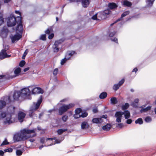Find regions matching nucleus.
Masks as SVG:
<instances>
[{"mask_svg": "<svg viewBox=\"0 0 156 156\" xmlns=\"http://www.w3.org/2000/svg\"><path fill=\"white\" fill-rule=\"evenodd\" d=\"M35 135V129H24L14 135V140L15 141H19L27 139L30 137H34Z\"/></svg>", "mask_w": 156, "mask_h": 156, "instance_id": "obj_1", "label": "nucleus"}, {"mask_svg": "<svg viewBox=\"0 0 156 156\" xmlns=\"http://www.w3.org/2000/svg\"><path fill=\"white\" fill-rule=\"evenodd\" d=\"M23 30L22 24L20 23L18 24L16 28V34L14 35H12L10 37L12 43H14L16 41H18L21 37Z\"/></svg>", "mask_w": 156, "mask_h": 156, "instance_id": "obj_2", "label": "nucleus"}, {"mask_svg": "<svg viewBox=\"0 0 156 156\" xmlns=\"http://www.w3.org/2000/svg\"><path fill=\"white\" fill-rule=\"evenodd\" d=\"M42 100V98L41 96L39 99H38L37 102L36 103H34L33 105L31 108L30 112V116L32 117L33 118H35L37 117L36 115H35L34 113L32 112V111L36 110V109H38L41 103Z\"/></svg>", "mask_w": 156, "mask_h": 156, "instance_id": "obj_3", "label": "nucleus"}, {"mask_svg": "<svg viewBox=\"0 0 156 156\" xmlns=\"http://www.w3.org/2000/svg\"><path fill=\"white\" fill-rule=\"evenodd\" d=\"M5 118L4 122L6 124H9L15 121V119L12 117L11 114L9 113L7 114Z\"/></svg>", "mask_w": 156, "mask_h": 156, "instance_id": "obj_4", "label": "nucleus"}, {"mask_svg": "<svg viewBox=\"0 0 156 156\" xmlns=\"http://www.w3.org/2000/svg\"><path fill=\"white\" fill-rule=\"evenodd\" d=\"M73 104H70L68 105H64L60 107L59 109V113L60 115H62L64 112H66L68 109L73 107L74 106Z\"/></svg>", "mask_w": 156, "mask_h": 156, "instance_id": "obj_5", "label": "nucleus"}, {"mask_svg": "<svg viewBox=\"0 0 156 156\" xmlns=\"http://www.w3.org/2000/svg\"><path fill=\"white\" fill-rule=\"evenodd\" d=\"M20 92L21 97L26 98L30 94V88L29 86L27 88H24L21 90Z\"/></svg>", "mask_w": 156, "mask_h": 156, "instance_id": "obj_6", "label": "nucleus"}, {"mask_svg": "<svg viewBox=\"0 0 156 156\" xmlns=\"http://www.w3.org/2000/svg\"><path fill=\"white\" fill-rule=\"evenodd\" d=\"M29 87L32 94H42L43 93V90L40 88L35 87L33 86H30Z\"/></svg>", "mask_w": 156, "mask_h": 156, "instance_id": "obj_7", "label": "nucleus"}, {"mask_svg": "<svg viewBox=\"0 0 156 156\" xmlns=\"http://www.w3.org/2000/svg\"><path fill=\"white\" fill-rule=\"evenodd\" d=\"M16 23V18L13 16H11L7 21V25L9 27L15 26Z\"/></svg>", "mask_w": 156, "mask_h": 156, "instance_id": "obj_8", "label": "nucleus"}, {"mask_svg": "<svg viewBox=\"0 0 156 156\" xmlns=\"http://www.w3.org/2000/svg\"><path fill=\"white\" fill-rule=\"evenodd\" d=\"M63 41L61 40L56 41L53 46V48L54 52H57L59 50V46L63 42Z\"/></svg>", "mask_w": 156, "mask_h": 156, "instance_id": "obj_9", "label": "nucleus"}, {"mask_svg": "<svg viewBox=\"0 0 156 156\" xmlns=\"http://www.w3.org/2000/svg\"><path fill=\"white\" fill-rule=\"evenodd\" d=\"M123 115V112H118L115 113V116L116 118V121L117 122H121V119Z\"/></svg>", "mask_w": 156, "mask_h": 156, "instance_id": "obj_10", "label": "nucleus"}, {"mask_svg": "<svg viewBox=\"0 0 156 156\" xmlns=\"http://www.w3.org/2000/svg\"><path fill=\"white\" fill-rule=\"evenodd\" d=\"M26 116V114L22 111H20L18 114V119L19 122H22Z\"/></svg>", "mask_w": 156, "mask_h": 156, "instance_id": "obj_11", "label": "nucleus"}, {"mask_svg": "<svg viewBox=\"0 0 156 156\" xmlns=\"http://www.w3.org/2000/svg\"><path fill=\"white\" fill-rule=\"evenodd\" d=\"M7 53L6 50L3 49L0 52V58L2 59L10 57V55H7Z\"/></svg>", "mask_w": 156, "mask_h": 156, "instance_id": "obj_12", "label": "nucleus"}, {"mask_svg": "<svg viewBox=\"0 0 156 156\" xmlns=\"http://www.w3.org/2000/svg\"><path fill=\"white\" fill-rule=\"evenodd\" d=\"M21 71V69L20 68H17L14 69V75H12V74L9 76V78H12L15 77L20 74Z\"/></svg>", "mask_w": 156, "mask_h": 156, "instance_id": "obj_13", "label": "nucleus"}, {"mask_svg": "<svg viewBox=\"0 0 156 156\" xmlns=\"http://www.w3.org/2000/svg\"><path fill=\"white\" fill-rule=\"evenodd\" d=\"M8 31L6 28H3L0 32V36L3 38H5L7 36Z\"/></svg>", "mask_w": 156, "mask_h": 156, "instance_id": "obj_14", "label": "nucleus"}, {"mask_svg": "<svg viewBox=\"0 0 156 156\" xmlns=\"http://www.w3.org/2000/svg\"><path fill=\"white\" fill-rule=\"evenodd\" d=\"M75 113L74 117L76 119L80 117V115L81 114H82V112L80 108L76 109L75 111Z\"/></svg>", "mask_w": 156, "mask_h": 156, "instance_id": "obj_15", "label": "nucleus"}, {"mask_svg": "<svg viewBox=\"0 0 156 156\" xmlns=\"http://www.w3.org/2000/svg\"><path fill=\"white\" fill-rule=\"evenodd\" d=\"M104 122L103 119L100 118H94L92 120V122L95 123H101Z\"/></svg>", "mask_w": 156, "mask_h": 156, "instance_id": "obj_16", "label": "nucleus"}, {"mask_svg": "<svg viewBox=\"0 0 156 156\" xmlns=\"http://www.w3.org/2000/svg\"><path fill=\"white\" fill-rule=\"evenodd\" d=\"M90 0H82V5L84 8H86L88 7L90 3Z\"/></svg>", "mask_w": 156, "mask_h": 156, "instance_id": "obj_17", "label": "nucleus"}, {"mask_svg": "<svg viewBox=\"0 0 156 156\" xmlns=\"http://www.w3.org/2000/svg\"><path fill=\"white\" fill-rule=\"evenodd\" d=\"M20 96H21L20 92L16 91L14 93L13 97L14 100H17Z\"/></svg>", "mask_w": 156, "mask_h": 156, "instance_id": "obj_18", "label": "nucleus"}, {"mask_svg": "<svg viewBox=\"0 0 156 156\" xmlns=\"http://www.w3.org/2000/svg\"><path fill=\"white\" fill-rule=\"evenodd\" d=\"M89 127L88 123L86 122H83L81 123V128L82 129H87Z\"/></svg>", "mask_w": 156, "mask_h": 156, "instance_id": "obj_19", "label": "nucleus"}, {"mask_svg": "<svg viewBox=\"0 0 156 156\" xmlns=\"http://www.w3.org/2000/svg\"><path fill=\"white\" fill-rule=\"evenodd\" d=\"M8 113L5 111H0V119L5 118Z\"/></svg>", "mask_w": 156, "mask_h": 156, "instance_id": "obj_20", "label": "nucleus"}, {"mask_svg": "<svg viewBox=\"0 0 156 156\" xmlns=\"http://www.w3.org/2000/svg\"><path fill=\"white\" fill-rule=\"evenodd\" d=\"M123 115H124L125 119H128L130 117V114L129 112L128 111H125L123 112Z\"/></svg>", "mask_w": 156, "mask_h": 156, "instance_id": "obj_21", "label": "nucleus"}, {"mask_svg": "<svg viewBox=\"0 0 156 156\" xmlns=\"http://www.w3.org/2000/svg\"><path fill=\"white\" fill-rule=\"evenodd\" d=\"M129 11H126L124 12L122 15L121 17L120 18L118 19L117 20L116 22H115V23H116L117 22L121 20L122 18L123 17L126 16V15H128L129 14Z\"/></svg>", "mask_w": 156, "mask_h": 156, "instance_id": "obj_22", "label": "nucleus"}, {"mask_svg": "<svg viewBox=\"0 0 156 156\" xmlns=\"http://www.w3.org/2000/svg\"><path fill=\"white\" fill-rule=\"evenodd\" d=\"M111 128V126L110 124H107L103 126L102 129L105 131H108Z\"/></svg>", "mask_w": 156, "mask_h": 156, "instance_id": "obj_23", "label": "nucleus"}, {"mask_svg": "<svg viewBox=\"0 0 156 156\" xmlns=\"http://www.w3.org/2000/svg\"><path fill=\"white\" fill-rule=\"evenodd\" d=\"M15 13L16 14H19V16H17V18L18 19L19 21H18V22H17V23H19L18 24H19L20 23L22 24L21 17H20V16H21L20 13L19 11H15Z\"/></svg>", "mask_w": 156, "mask_h": 156, "instance_id": "obj_24", "label": "nucleus"}, {"mask_svg": "<svg viewBox=\"0 0 156 156\" xmlns=\"http://www.w3.org/2000/svg\"><path fill=\"white\" fill-rule=\"evenodd\" d=\"M154 1V0H147L146 1V2L147 5L148 7L151 6L153 4Z\"/></svg>", "mask_w": 156, "mask_h": 156, "instance_id": "obj_25", "label": "nucleus"}, {"mask_svg": "<svg viewBox=\"0 0 156 156\" xmlns=\"http://www.w3.org/2000/svg\"><path fill=\"white\" fill-rule=\"evenodd\" d=\"M110 101L111 104L113 105L116 104L118 102L117 99L115 97H112L111 98Z\"/></svg>", "mask_w": 156, "mask_h": 156, "instance_id": "obj_26", "label": "nucleus"}, {"mask_svg": "<svg viewBox=\"0 0 156 156\" xmlns=\"http://www.w3.org/2000/svg\"><path fill=\"white\" fill-rule=\"evenodd\" d=\"M55 139L56 138L55 137L53 138H48L46 139V140H51V141H52L53 140H55ZM45 139L44 138H41V142L42 143H44L45 142Z\"/></svg>", "mask_w": 156, "mask_h": 156, "instance_id": "obj_27", "label": "nucleus"}, {"mask_svg": "<svg viewBox=\"0 0 156 156\" xmlns=\"http://www.w3.org/2000/svg\"><path fill=\"white\" fill-rule=\"evenodd\" d=\"M6 103L5 101L0 100V109H2L6 105Z\"/></svg>", "mask_w": 156, "mask_h": 156, "instance_id": "obj_28", "label": "nucleus"}, {"mask_svg": "<svg viewBox=\"0 0 156 156\" xmlns=\"http://www.w3.org/2000/svg\"><path fill=\"white\" fill-rule=\"evenodd\" d=\"M107 96V93L105 92L102 93L99 95L100 99H102L105 98Z\"/></svg>", "mask_w": 156, "mask_h": 156, "instance_id": "obj_29", "label": "nucleus"}, {"mask_svg": "<svg viewBox=\"0 0 156 156\" xmlns=\"http://www.w3.org/2000/svg\"><path fill=\"white\" fill-rule=\"evenodd\" d=\"M108 7L111 9H114L117 7V5L115 3H110L108 4Z\"/></svg>", "mask_w": 156, "mask_h": 156, "instance_id": "obj_30", "label": "nucleus"}, {"mask_svg": "<svg viewBox=\"0 0 156 156\" xmlns=\"http://www.w3.org/2000/svg\"><path fill=\"white\" fill-rule=\"evenodd\" d=\"M124 5L126 6H130L132 4L131 3L128 1L127 0H124L123 3Z\"/></svg>", "mask_w": 156, "mask_h": 156, "instance_id": "obj_31", "label": "nucleus"}, {"mask_svg": "<svg viewBox=\"0 0 156 156\" xmlns=\"http://www.w3.org/2000/svg\"><path fill=\"white\" fill-rule=\"evenodd\" d=\"M151 109V106H148L145 108H142L141 110L140 111L141 112H147V111L150 110Z\"/></svg>", "mask_w": 156, "mask_h": 156, "instance_id": "obj_32", "label": "nucleus"}, {"mask_svg": "<svg viewBox=\"0 0 156 156\" xmlns=\"http://www.w3.org/2000/svg\"><path fill=\"white\" fill-rule=\"evenodd\" d=\"M135 122L136 124L138 123L139 124H142L143 123L142 119L141 118L138 119L137 120H136Z\"/></svg>", "mask_w": 156, "mask_h": 156, "instance_id": "obj_33", "label": "nucleus"}, {"mask_svg": "<svg viewBox=\"0 0 156 156\" xmlns=\"http://www.w3.org/2000/svg\"><path fill=\"white\" fill-rule=\"evenodd\" d=\"M67 130V129H59L58 130L57 133L58 134L60 135V134H62L63 132L66 131Z\"/></svg>", "mask_w": 156, "mask_h": 156, "instance_id": "obj_34", "label": "nucleus"}, {"mask_svg": "<svg viewBox=\"0 0 156 156\" xmlns=\"http://www.w3.org/2000/svg\"><path fill=\"white\" fill-rule=\"evenodd\" d=\"M4 23V18L2 14L0 13V26L2 25Z\"/></svg>", "mask_w": 156, "mask_h": 156, "instance_id": "obj_35", "label": "nucleus"}, {"mask_svg": "<svg viewBox=\"0 0 156 156\" xmlns=\"http://www.w3.org/2000/svg\"><path fill=\"white\" fill-rule=\"evenodd\" d=\"M75 53V51H69L67 52L66 55V57H67L68 55L72 56Z\"/></svg>", "mask_w": 156, "mask_h": 156, "instance_id": "obj_36", "label": "nucleus"}, {"mask_svg": "<svg viewBox=\"0 0 156 156\" xmlns=\"http://www.w3.org/2000/svg\"><path fill=\"white\" fill-rule=\"evenodd\" d=\"M129 106V105L128 103H126L122 106V108L123 110H125L128 108Z\"/></svg>", "mask_w": 156, "mask_h": 156, "instance_id": "obj_37", "label": "nucleus"}, {"mask_svg": "<svg viewBox=\"0 0 156 156\" xmlns=\"http://www.w3.org/2000/svg\"><path fill=\"white\" fill-rule=\"evenodd\" d=\"M139 99L138 98H136L135 99L134 101L131 104V105L133 107H135V105L134 104V103H138L139 101Z\"/></svg>", "mask_w": 156, "mask_h": 156, "instance_id": "obj_38", "label": "nucleus"}, {"mask_svg": "<svg viewBox=\"0 0 156 156\" xmlns=\"http://www.w3.org/2000/svg\"><path fill=\"white\" fill-rule=\"evenodd\" d=\"M120 87V85H119L118 84H115L113 86V89L115 91H116Z\"/></svg>", "mask_w": 156, "mask_h": 156, "instance_id": "obj_39", "label": "nucleus"}, {"mask_svg": "<svg viewBox=\"0 0 156 156\" xmlns=\"http://www.w3.org/2000/svg\"><path fill=\"white\" fill-rule=\"evenodd\" d=\"M16 153L17 155L20 156L22 154L23 152L20 150H16Z\"/></svg>", "mask_w": 156, "mask_h": 156, "instance_id": "obj_40", "label": "nucleus"}, {"mask_svg": "<svg viewBox=\"0 0 156 156\" xmlns=\"http://www.w3.org/2000/svg\"><path fill=\"white\" fill-rule=\"evenodd\" d=\"M146 122H148L151 121V118L150 117H147L145 119Z\"/></svg>", "mask_w": 156, "mask_h": 156, "instance_id": "obj_41", "label": "nucleus"}, {"mask_svg": "<svg viewBox=\"0 0 156 156\" xmlns=\"http://www.w3.org/2000/svg\"><path fill=\"white\" fill-rule=\"evenodd\" d=\"M110 10L109 9H107L105 10L103 13V15H107L109 14L110 13Z\"/></svg>", "mask_w": 156, "mask_h": 156, "instance_id": "obj_42", "label": "nucleus"}, {"mask_svg": "<svg viewBox=\"0 0 156 156\" xmlns=\"http://www.w3.org/2000/svg\"><path fill=\"white\" fill-rule=\"evenodd\" d=\"M28 52V49H26L25 51V52L24 53L22 57V58L23 59H24L25 58V56L27 54Z\"/></svg>", "mask_w": 156, "mask_h": 156, "instance_id": "obj_43", "label": "nucleus"}, {"mask_svg": "<svg viewBox=\"0 0 156 156\" xmlns=\"http://www.w3.org/2000/svg\"><path fill=\"white\" fill-rule=\"evenodd\" d=\"M88 115L87 113L86 112H84L83 113L82 112V114H81L80 117H82L83 118H84L86 117Z\"/></svg>", "mask_w": 156, "mask_h": 156, "instance_id": "obj_44", "label": "nucleus"}, {"mask_svg": "<svg viewBox=\"0 0 156 156\" xmlns=\"http://www.w3.org/2000/svg\"><path fill=\"white\" fill-rule=\"evenodd\" d=\"M25 62L23 60L21 61L19 64V66L21 67H23L25 64Z\"/></svg>", "mask_w": 156, "mask_h": 156, "instance_id": "obj_45", "label": "nucleus"}, {"mask_svg": "<svg viewBox=\"0 0 156 156\" xmlns=\"http://www.w3.org/2000/svg\"><path fill=\"white\" fill-rule=\"evenodd\" d=\"M68 116L65 115L62 116V120L64 122H66L68 119Z\"/></svg>", "mask_w": 156, "mask_h": 156, "instance_id": "obj_46", "label": "nucleus"}, {"mask_svg": "<svg viewBox=\"0 0 156 156\" xmlns=\"http://www.w3.org/2000/svg\"><path fill=\"white\" fill-rule=\"evenodd\" d=\"M46 39V35L45 34L42 35L40 37V39L43 40H45Z\"/></svg>", "mask_w": 156, "mask_h": 156, "instance_id": "obj_47", "label": "nucleus"}, {"mask_svg": "<svg viewBox=\"0 0 156 156\" xmlns=\"http://www.w3.org/2000/svg\"><path fill=\"white\" fill-rule=\"evenodd\" d=\"M125 81V80L124 79H122L121 81H120L118 84L119 85H120V86L121 85H122L124 83Z\"/></svg>", "mask_w": 156, "mask_h": 156, "instance_id": "obj_48", "label": "nucleus"}, {"mask_svg": "<svg viewBox=\"0 0 156 156\" xmlns=\"http://www.w3.org/2000/svg\"><path fill=\"white\" fill-rule=\"evenodd\" d=\"M12 150H13L12 148H9L5 150L4 151L5 152H11L12 151Z\"/></svg>", "mask_w": 156, "mask_h": 156, "instance_id": "obj_49", "label": "nucleus"}, {"mask_svg": "<svg viewBox=\"0 0 156 156\" xmlns=\"http://www.w3.org/2000/svg\"><path fill=\"white\" fill-rule=\"evenodd\" d=\"M67 58H64L62 59L61 62V64L62 65H63L66 61Z\"/></svg>", "mask_w": 156, "mask_h": 156, "instance_id": "obj_50", "label": "nucleus"}, {"mask_svg": "<svg viewBox=\"0 0 156 156\" xmlns=\"http://www.w3.org/2000/svg\"><path fill=\"white\" fill-rule=\"evenodd\" d=\"M116 34V32L115 31H113L112 32H111L109 34V36L110 37H112L114 35Z\"/></svg>", "mask_w": 156, "mask_h": 156, "instance_id": "obj_51", "label": "nucleus"}, {"mask_svg": "<svg viewBox=\"0 0 156 156\" xmlns=\"http://www.w3.org/2000/svg\"><path fill=\"white\" fill-rule=\"evenodd\" d=\"M58 71V69L56 68L54 69V70L53 71V74L54 75H56Z\"/></svg>", "mask_w": 156, "mask_h": 156, "instance_id": "obj_52", "label": "nucleus"}, {"mask_svg": "<svg viewBox=\"0 0 156 156\" xmlns=\"http://www.w3.org/2000/svg\"><path fill=\"white\" fill-rule=\"evenodd\" d=\"M55 143H54V144H52L51 143L50 145L51 146V145H53V144H58V143H60L61 142V140H56L55 141Z\"/></svg>", "mask_w": 156, "mask_h": 156, "instance_id": "obj_53", "label": "nucleus"}, {"mask_svg": "<svg viewBox=\"0 0 156 156\" xmlns=\"http://www.w3.org/2000/svg\"><path fill=\"white\" fill-rule=\"evenodd\" d=\"M9 144V143L6 140H5L1 144V146H3L5 145L8 144Z\"/></svg>", "mask_w": 156, "mask_h": 156, "instance_id": "obj_54", "label": "nucleus"}, {"mask_svg": "<svg viewBox=\"0 0 156 156\" xmlns=\"http://www.w3.org/2000/svg\"><path fill=\"white\" fill-rule=\"evenodd\" d=\"M124 125L123 123H120L117 124V127L119 128H121L123 127Z\"/></svg>", "mask_w": 156, "mask_h": 156, "instance_id": "obj_55", "label": "nucleus"}, {"mask_svg": "<svg viewBox=\"0 0 156 156\" xmlns=\"http://www.w3.org/2000/svg\"><path fill=\"white\" fill-rule=\"evenodd\" d=\"M51 31V29H48L46 31L45 33L47 34H48L50 33Z\"/></svg>", "mask_w": 156, "mask_h": 156, "instance_id": "obj_56", "label": "nucleus"}, {"mask_svg": "<svg viewBox=\"0 0 156 156\" xmlns=\"http://www.w3.org/2000/svg\"><path fill=\"white\" fill-rule=\"evenodd\" d=\"M111 40L112 41L115 42L117 43H118V40L117 38H111Z\"/></svg>", "mask_w": 156, "mask_h": 156, "instance_id": "obj_57", "label": "nucleus"}, {"mask_svg": "<svg viewBox=\"0 0 156 156\" xmlns=\"http://www.w3.org/2000/svg\"><path fill=\"white\" fill-rule=\"evenodd\" d=\"M97 14H95L92 17V19L94 20H97Z\"/></svg>", "mask_w": 156, "mask_h": 156, "instance_id": "obj_58", "label": "nucleus"}, {"mask_svg": "<svg viewBox=\"0 0 156 156\" xmlns=\"http://www.w3.org/2000/svg\"><path fill=\"white\" fill-rule=\"evenodd\" d=\"M93 112L94 113H96L98 112V109L96 107L94 108L93 109Z\"/></svg>", "mask_w": 156, "mask_h": 156, "instance_id": "obj_59", "label": "nucleus"}, {"mask_svg": "<svg viewBox=\"0 0 156 156\" xmlns=\"http://www.w3.org/2000/svg\"><path fill=\"white\" fill-rule=\"evenodd\" d=\"M132 121L131 119H127L126 121V122L128 124H130L132 122Z\"/></svg>", "mask_w": 156, "mask_h": 156, "instance_id": "obj_60", "label": "nucleus"}, {"mask_svg": "<svg viewBox=\"0 0 156 156\" xmlns=\"http://www.w3.org/2000/svg\"><path fill=\"white\" fill-rule=\"evenodd\" d=\"M54 36V34H51L50 35L48 36V38L50 39H51Z\"/></svg>", "mask_w": 156, "mask_h": 156, "instance_id": "obj_61", "label": "nucleus"}, {"mask_svg": "<svg viewBox=\"0 0 156 156\" xmlns=\"http://www.w3.org/2000/svg\"><path fill=\"white\" fill-rule=\"evenodd\" d=\"M9 46L8 45H5L4 47V48H3V49H5L6 50V51H7V50L9 49Z\"/></svg>", "mask_w": 156, "mask_h": 156, "instance_id": "obj_62", "label": "nucleus"}, {"mask_svg": "<svg viewBox=\"0 0 156 156\" xmlns=\"http://www.w3.org/2000/svg\"><path fill=\"white\" fill-rule=\"evenodd\" d=\"M107 117V116L106 115H103L101 116V119H102V118H104L105 119H106Z\"/></svg>", "mask_w": 156, "mask_h": 156, "instance_id": "obj_63", "label": "nucleus"}, {"mask_svg": "<svg viewBox=\"0 0 156 156\" xmlns=\"http://www.w3.org/2000/svg\"><path fill=\"white\" fill-rule=\"evenodd\" d=\"M4 154V152L2 150H0V155H1V156H2Z\"/></svg>", "mask_w": 156, "mask_h": 156, "instance_id": "obj_64", "label": "nucleus"}]
</instances>
